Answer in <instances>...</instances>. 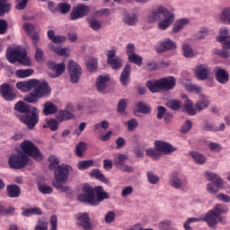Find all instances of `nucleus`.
I'll use <instances>...</instances> for the list:
<instances>
[{
  "label": "nucleus",
  "mask_w": 230,
  "mask_h": 230,
  "mask_svg": "<svg viewBox=\"0 0 230 230\" xmlns=\"http://www.w3.org/2000/svg\"><path fill=\"white\" fill-rule=\"evenodd\" d=\"M88 22L92 30H93L94 31H98V30L102 28V23H100L98 20L92 19V20H89Z\"/></svg>",
  "instance_id": "obj_61"
},
{
  "label": "nucleus",
  "mask_w": 230,
  "mask_h": 230,
  "mask_svg": "<svg viewBox=\"0 0 230 230\" xmlns=\"http://www.w3.org/2000/svg\"><path fill=\"white\" fill-rule=\"evenodd\" d=\"M146 175L150 184H157V182H159V176L155 175L153 172H148Z\"/></svg>",
  "instance_id": "obj_59"
},
{
  "label": "nucleus",
  "mask_w": 230,
  "mask_h": 230,
  "mask_svg": "<svg viewBox=\"0 0 230 230\" xmlns=\"http://www.w3.org/2000/svg\"><path fill=\"white\" fill-rule=\"evenodd\" d=\"M6 191L7 197H9V199H19V197H21V188L19 187V185H7Z\"/></svg>",
  "instance_id": "obj_22"
},
{
  "label": "nucleus",
  "mask_w": 230,
  "mask_h": 230,
  "mask_svg": "<svg viewBox=\"0 0 230 230\" xmlns=\"http://www.w3.org/2000/svg\"><path fill=\"white\" fill-rule=\"evenodd\" d=\"M194 73L198 80L204 81L208 80V76H209V73H211V70L206 65H199L196 66Z\"/></svg>",
  "instance_id": "obj_18"
},
{
  "label": "nucleus",
  "mask_w": 230,
  "mask_h": 230,
  "mask_svg": "<svg viewBox=\"0 0 230 230\" xmlns=\"http://www.w3.org/2000/svg\"><path fill=\"white\" fill-rule=\"evenodd\" d=\"M190 157H192V159H194L195 163H197V164H204V163H206L207 158L204 155L200 154V153H197L195 151L190 152Z\"/></svg>",
  "instance_id": "obj_37"
},
{
  "label": "nucleus",
  "mask_w": 230,
  "mask_h": 230,
  "mask_svg": "<svg viewBox=\"0 0 230 230\" xmlns=\"http://www.w3.org/2000/svg\"><path fill=\"white\" fill-rule=\"evenodd\" d=\"M214 211L218 215V217H222L225 213L229 212V208L223 204H217L213 208Z\"/></svg>",
  "instance_id": "obj_45"
},
{
  "label": "nucleus",
  "mask_w": 230,
  "mask_h": 230,
  "mask_svg": "<svg viewBox=\"0 0 230 230\" xmlns=\"http://www.w3.org/2000/svg\"><path fill=\"white\" fill-rule=\"evenodd\" d=\"M0 94L6 102H13L17 98V95L13 93V87L7 83L0 86Z\"/></svg>",
  "instance_id": "obj_15"
},
{
  "label": "nucleus",
  "mask_w": 230,
  "mask_h": 230,
  "mask_svg": "<svg viewBox=\"0 0 230 230\" xmlns=\"http://www.w3.org/2000/svg\"><path fill=\"white\" fill-rule=\"evenodd\" d=\"M49 161L50 163L49 165V169L50 170H57L58 164H60V160H58L55 155H50L49 157Z\"/></svg>",
  "instance_id": "obj_49"
},
{
  "label": "nucleus",
  "mask_w": 230,
  "mask_h": 230,
  "mask_svg": "<svg viewBox=\"0 0 230 230\" xmlns=\"http://www.w3.org/2000/svg\"><path fill=\"white\" fill-rule=\"evenodd\" d=\"M189 22L188 19L178 20L173 25L172 32L179 33V31H181V30H182V28H184Z\"/></svg>",
  "instance_id": "obj_35"
},
{
  "label": "nucleus",
  "mask_w": 230,
  "mask_h": 230,
  "mask_svg": "<svg viewBox=\"0 0 230 230\" xmlns=\"http://www.w3.org/2000/svg\"><path fill=\"white\" fill-rule=\"evenodd\" d=\"M47 35L49 40L54 44H62V42H66V36L55 35V31L53 30L48 31Z\"/></svg>",
  "instance_id": "obj_28"
},
{
  "label": "nucleus",
  "mask_w": 230,
  "mask_h": 230,
  "mask_svg": "<svg viewBox=\"0 0 230 230\" xmlns=\"http://www.w3.org/2000/svg\"><path fill=\"white\" fill-rule=\"evenodd\" d=\"M130 73H132V66L128 64H127L121 74H120V77H119V81L121 85H123V87H127V85H128V80L130 78Z\"/></svg>",
  "instance_id": "obj_20"
},
{
  "label": "nucleus",
  "mask_w": 230,
  "mask_h": 230,
  "mask_svg": "<svg viewBox=\"0 0 230 230\" xmlns=\"http://www.w3.org/2000/svg\"><path fill=\"white\" fill-rule=\"evenodd\" d=\"M75 218L77 227H81V229L84 230L94 229V226L93 225V222H91V217L87 212L78 213L75 215Z\"/></svg>",
  "instance_id": "obj_11"
},
{
  "label": "nucleus",
  "mask_w": 230,
  "mask_h": 230,
  "mask_svg": "<svg viewBox=\"0 0 230 230\" xmlns=\"http://www.w3.org/2000/svg\"><path fill=\"white\" fill-rule=\"evenodd\" d=\"M49 224H50L49 230L58 229V218L55 215L50 217Z\"/></svg>",
  "instance_id": "obj_60"
},
{
  "label": "nucleus",
  "mask_w": 230,
  "mask_h": 230,
  "mask_svg": "<svg viewBox=\"0 0 230 230\" xmlns=\"http://www.w3.org/2000/svg\"><path fill=\"white\" fill-rule=\"evenodd\" d=\"M49 224L47 221L39 220L34 230H48Z\"/></svg>",
  "instance_id": "obj_63"
},
{
  "label": "nucleus",
  "mask_w": 230,
  "mask_h": 230,
  "mask_svg": "<svg viewBox=\"0 0 230 230\" xmlns=\"http://www.w3.org/2000/svg\"><path fill=\"white\" fill-rule=\"evenodd\" d=\"M177 148L173 147L170 143L156 140L155 141V148H149L146 151V155L148 157H152V159L157 160L163 154L168 155V154H173Z\"/></svg>",
  "instance_id": "obj_2"
},
{
  "label": "nucleus",
  "mask_w": 230,
  "mask_h": 230,
  "mask_svg": "<svg viewBox=\"0 0 230 230\" xmlns=\"http://www.w3.org/2000/svg\"><path fill=\"white\" fill-rule=\"evenodd\" d=\"M124 22L128 24V26H134L136 22H137V15L136 13L134 14H126L124 16Z\"/></svg>",
  "instance_id": "obj_46"
},
{
  "label": "nucleus",
  "mask_w": 230,
  "mask_h": 230,
  "mask_svg": "<svg viewBox=\"0 0 230 230\" xmlns=\"http://www.w3.org/2000/svg\"><path fill=\"white\" fill-rule=\"evenodd\" d=\"M12 8V4L8 3V0H0V15L3 16L4 13H8Z\"/></svg>",
  "instance_id": "obj_40"
},
{
  "label": "nucleus",
  "mask_w": 230,
  "mask_h": 230,
  "mask_svg": "<svg viewBox=\"0 0 230 230\" xmlns=\"http://www.w3.org/2000/svg\"><path fill=\"white\" fill-rule=\"evenodd\" d=\"M146 87L151 93H159L161 91V80L147 81Z\"/></svg>",
  "instance_id": "obj_31"
},
{
  "label": "nucleus",
  "mask_w": 230,
  "mask_h": 230,
  "mask_svg": "<svg viewBox=\"0 0 230 230\" xmlns=\"http://www.w3.org/2000/svg\"><path fill=\"white\" fill-rule=\"evenodd\" d=\"M182 51L183 56L186 57V58H192V57H195L193 49H191V46H190L188 43L182 45Z\"/></svg>",
  "instance_id": "obj_43"
},
{
  "label": "nucleus",
  "mask_w": 230,
  "mask_h": 230,
  "mask_svg": "<svg viewBox=\"0 0 230 230\" xmlns=\"http://www.w3.org/2000/svg\"><path fill=\"white\" fill-rule=\"evenodd\" d=\"M47 127L52 131L55 132L57 130H58V121H57V119H49L47 122Z\"/></svg>",
  "instance_id": "obj_57"
},
{
  "label": "nucleus",
  "mask_w": 230,
  "mask_h": 230,
  "mask_svg": "<svg viewBox=\"0 0 230 230\" xmlns=\"http://www.w3.org/2000/svg\"><path fill=\"white\" fill-rule=\"evenodd\" d=\"M33 74V69L28 68L25 70L20 69L16 71V76L18 78H28V76H31Z\"/></svg>",
  "instance_id": "obj_47"
},
{
  "label": "nucleus",
  "mask_w": 230,
  "mask_h": 230,
  "mask_svg": "<svg viewBox=\"0 0 230 230\" xmlns=\"http://www.w3.org/2000/svg\"><path fill=\"white\" fill-rule=\"evenodd\" d=\"M177 45L172 40L167 39L164 42L161 43L160 47H156L157 53H163L164 51H168L170 49H175Z\"/></svg>",
  "instance_id": "obj_24"
},
{
  "label": "nucleus",
  "mask_w": 230,
  "mask_h": 230,
  "mask_svg": "<svg viewBox=\"0 0 230 230\" xmlns=\"http://www.w3.org/2000/svg\"><path fill=\"white\" fill-rule=\"evenodd\" d=\"M68 74L71 84H78L80 78H82V67L76 62L70 60L68 63Z\"/></svg>",
  "instance_id": "obj_12"
},
{
  "label": "nucleus",
  "mask_w": 230,
  "mask_h": 230,
  "mask_svg": "<svg viewBox=\"0 0 230 230\" xmlns=\"http://www.w3.org/2000/svg\"><path fill=\"white\" fill-rule=\"evenodd\" d=\"M39 191H40V193H43V195H49L53 193V188L46 184H41L39 186Z\"/></svg>",
  "instance_id": "obj_56"
},
{
  "label": "nucleus",
  "mask_w": 230,
  "mask_h": 230,
  "mask_svg": "<svg viewBox=\"0 0 230 230\" xmlns=\"http://www.w3.org/2000/svg\"><path fill=\"white\" fill-rule=\"evenodd\" d=\"M93 164H94V162H93V160H84L77 164V168L78 170H87V168H91Z\"/></svg>",
  "instance_id": "obj_50"
},
{
  "label": "nucleus",
  "mask_w": 230,
  "mask_h": 230,
  "mask_svg": "<svg viewBox=\"0 0 230 230\" xmlns=\"http://www.w3.org/2000/svg\"><path fill=\"white\" fill-rule=\"evenodd\" d=\"M54 177L58 182H66L67 179H69V173L72 172L73 167L67 164L58 165L56 169H54Z\"/></svg>",
  "instance_id": "obj_10"
},
{
  "label": "nucleus",
  "mask_w": 230,
  "mask_h": 230,
  "mask_svg": "<svg viewBox=\"0 0 230 230\" xmlns=\"http://www.w3.org/2000/svg\"><path fill=\"white\" fill-rule=\"evenodd\" d=\"M136 107L137 109V112H141V114H150V112H152V108L145 104L143 102H137Z\"/></svg>",
  "instance_id": "obj_34"
},
{
  "label": "nucleus",
  "mask_w": 230,
  "mask_h": 230,
  "mask_svg": "<svg viewBox=\"0 0 230 230\" xmlns=\"http://www.w3.org/2000/svg\"><path fill=\"white\" fill-rule=\"evenodd\" d=\"M50 93L51 88L49 87V84H48V82H40L38 83V87L24 98V102H27V103H35L36 102H39L40 98L49 96Z\"/></svg>",
  "instance_id": "obj_3"
},
{
  "label": "nucleus",
  "mask_w": 230,
  "mask_h": 230,
  "mask_svg": "<svg viewBox=\"0 0 230 230\" xmlns=\"http://www.w3.org/2000/svg\"><path fill=\"white\" fill-rule=\"evenodd\" d=\"M161 91H172L177 85V80L175 77L169 75L160 78Z\"/></svg>",
  "instance_id": "obj_16"
},
{
  "label": "nucleus",
  "mask_w": 230,
  "mask_h": 230,
  "mask_svg": "<svg viewBox=\"0 0 230 230\" xmlns=\"http://www.w3.org/2000/svg\"><path fill=\"white\" fill-rule=\"evenodd\" d=\"M49 49L51 51H53L54 53H56L59 57H66V55L67 53V49H62V48H59V47H55V45H53V43H50L49 45Z\"/></svg>",
  "instance_id": "obj_41"
},
{
  "label": "nucleus",
  "mask_w": 230,
  "mask_h": 230,
  "mask_svg": "<svg viewBox=\"0 0 230 230\" xmlns=\"http://www.w3.org/2000/svg\"><path fill=\"white\" fill-rule=\"evenodd\" d=\"M48 66L53 71L55 74L52 75L53 78H58L63 73L66 71V64H57L53 61H49L48 63Z\"/></svg>",
  "instance_id": "obj_19"
},
{
  "label": "nucleus",
  "mask_w": 230,
  "mask_h": 230,
  "mask_svg": "<svg viewBox=\"0 0 230 230\" xmlns=\"http://www.w3.org/2000/svg\"><path fill=\"white\" fill-rule=\"evenodd\" d=\"M170 11L166 9V7L164 6H158V8L155 11H153L149 15H148V22H155V21H159L161 19V15L163 17H167L168 13Z\"/></svg>",
  "instance_id": "obj_17"
},
{
  "label": "nucleus",
  "mask_w": 230,
  "mask_h": 230,
  "mask_svg": "<svg viewBox=\"0 0 230 230\" xmlns=\"http://www.w3.org/2000/svg\"><path fill=\"white\" fill-rule=\"evenodd\" d=\"M193 222H200L199 217H190L187 219V221L184 223L183 227L185 230H191V226L190 225Z\"/></svg>",
  "instance_id": "obj_62"
},
{
  "label": "nucleus",
  "mask_w": 230,
  "mask_h": 230,
  "mask_svg": "<svg viewBox=\"0 0 230 230\" xmlns=\"http://www.w3.org/2000/svg\"><path fill=\"white\" fill-rule=\"evenodd\" d=\"M6 58L10 64H15L19 62L22 66H31V61L26 54V50H21L19 49H12L6 51Z\"/></svg>",
  "instance_id": "obj_4"
},
{
  "label": "nucleus",
  "mask_w": 230,
  "mask_h": 230,
  "mask_svg": "<svg viewBox=\"0 0 230 230\" xmlns=\"http://www.w3.org/2000/svg\"><path fill=\"white\" fill-rule=\"evenodd\" d=\"M88 13L89 5L81 4L72 10V12L70 13V19L71 21H76L78 19H82V17H85Z\"/></svg>",
  "instance_id": "obj_13"
},
{
  "label": "nucleus",
  "mask_w": 230,
  "mask_h": 230,
  "mask_svg": "<svg viewBox=\"0 0 230 230\" xmlns=\"http://www.w3.org/2000/svg\"><path fill=\"white\" fill-rule=\"evenodd\" d=\"M183 111L189 114V116H195L197 111L193 108V102L190 99H187L183 104Z\"/></svg>",
  "instance_id": "obj_32"
},
{
  "label": "nucleus",
  "mask_w": 230,
  "mask_h": 230,
  "mask_svg": "<svg viewBox=\"0 0 230 230\" xmlns=\"http://www.w3.org/2000/svg\"><path fill=\"white\" fill-rule=\"evenodd\" d=\"M216 80H217L219 84H227V82H229V74L226 69L219 68L216 73Z\"/></svg>",
  "instance_id": "obj_27"
},
{
  "label": "nucleus",
  "mask_w": 230,
  "mask_h": 230,
  "mask_svg": "<svg viewBox=\"0 0 230 230\" xmlns=\"http://www.w3.org/2000/svg\"><path fill=\"white\" fill-rule=\"evenodd\" d=\"M175 16L173 13H169L167 16H164V20H161L158 22L159 30H166V28L172 26V22H173Z\"/></svg>",
  "instance_id": "obj_23"
},
{
  "label": "nucleus",
  "mask_w": 230,
  "mask_h": 230,
  "mask_svg": "<svg viewBox=\"0 0 230 230\" xmlns=\"http://www.w3.org/2000/svg\"><path fill=\"white\" fill-rule=\"evenodd\" d=\"M208 148L211 152H220V150H222V146L218 143L209 142Z\"/></svg>",
  "instance_id": "obj_64"
},
{
  "label": "nucleus",
  "mask_w": 230,
  "mask_h": 230,
  "mask_svg": "<svg viewBox=\"0 0 230 230\" xmlns=\"http://www.w3.org/2000/svg\"><path fill=\"white\" fill-rule=\"evenodd\" d=\"M91 176L97 179V181H101V182H104V184H109V179L105 178V175H103L98 169L93 170L91 172Z\"/></svg>",
  "instance_id": "obj_36"
},
{
  "label": "nucleus",
  "mask_w": 230,
  "mask_h": 230,
  "mask_svg": "<svg viewBox=\"0 0 230 230\" xmlns=\"http://www.w3.org/2000/svg\"><path fill=\"white\" fill-rule=\"evenodd\" d=\"M202 220L206 222L208 227H215L218 222L219 224H222V226H226V224H227L226 217H219L213 208L210 209L203 218H200V221Z\"/></svg>",
  "instance_id": "obj_8"
},
{
  "label": "nucleus",
  "mask_w": 230,
  "mask_h": 230,
  "mask_svg": "<svg viewBox=\"0 0 230 230\" xmlns=\"http://www.w3.org/2000/svg\"><path fill=\"white\" fill-rule=\"evenodd\" d=\"M219 33L220 36L217 37L218 42H224V40H226V39H230L229 30H227V28L221 29Z\"/></svg>",
  "instance_id": "obj_54"
},
{
  "label": "nucleus",
  "mask_w": 230,
  "mask_h": 230,
  "mask_svg": "<svg viewBox=\"0 0 230 230\" xmlns=\"http://www.w3.org/2000/svg\"><path fill=\"white\" fill-rule=\"evenodd\" d=\"M43 107L44 116H51V114H57L58 112V108L51 102H45Z\"/></svg>",
  "instance_id": "obj_26"
},
{
  "label": "nucleus",
  "mask_w": 230,
  "mask_h": 230,
  "mask_svg": "<svg viewBox=\"0 0 230 230\" xmlns=\"http://www.w3.org/2000/svg\"><path fill=\"white\" fill-rule=\"evenodd\" d=\"M58 119H59L60 121H64V120H67V119H74L75 115L67 110H63V111H59Z\"/></svg>",
  "instance_id": "obj_38"
},
{
  "label": "nucleus",
  "mask_w": 230,
  "mask_h": 230,
  "mask_svg": "<svg viewBox=\"0 0 230 230\" xmlns=\"http://www.w3.org/2000/svg\"><path fill=\"white\" fill-rule=\"evenodd\" d=\"M166 107L171 111H179L182 107V102L180 100L172 99L166 102Z\"/></svg>",
  "instance_id": "obj_33"
},
{
  "label": "nucleus",
  "mask_w": 230,
  "mask_h": 230,
  "mask_svg": "<svg viewBox=\"0 0 230 230\" xmlns=\"http://www.w3.org/2000/svg\"><path fill=\"white\" fill-rule=\"evenodd\" d=\"M20 148L23 152L24 155H29V157H31L34 159V161H42V153H40V150H39V147H37L33 142L30 140H24L21 144Z\"/></svg>",
  "instance_id": "obj_5"
},
{
  "label": "nucleus",
  "mask_w": 230,
  "mask_h": 230,
  "mask_svg": "<svg viewBox=\"0 0 230 230\" xmlns=\"http://www.w3.org/2000/svg\"><path fill=\"white\" fill-rule=\"evenodd\" d=\"M209 106V101H208V99H202L201 101L198 102L195 105V108L200 111H204V109H208V107Z\"/></svg>",
  "instance_id": "obj_53"
},
{
  "label": "nucleus",
  "mask_w": 230,
  "mask_h": 230,
  "mask_svg": "<svg viewBox=\"0 0 230 230\" xmlns=\"http://www.w3.org/2000/svg\"><path fill=\"white\" fill-rule=\"evenodd\" d=\"M35 60L40 64L44 60V51H42L39 47H35Z\"/></svg>",
  "instance_id": "obj_55"
},
{
  "label": "nucleus",
  "mask_w": 230,
  "mask_h": 230,
  "mask_svg": "<svg viewBox=\"0 0 230 230\" xmlns=\"http://www.w3.org/2000/svg\"><path fill=\"white\" fill-rule=\"evenodd\" d=\"M107 64L111 69H121L123 66V61L116 56L115 49L108 51Z\"/></svg>",
  "instance_id": "obj_14"
},
{
  "label": "nucleus",
  "mask_w": 230,
  "mask_h": 230,
  "mask_svg": "<svg viewBox=\"0 0 230 230\" xmlns=\"http://www.w3.org/2000/svg\"><path fill=\"white\" fill-rule=\"evenodd\" d=\"M205 175L208 179V181H210V182H215L213 183H208L207 186V190L209 193H218V190L222 188V184L224 181L215 172H205Z\"/></svg>",
  "instance_id": "obj_9"
},
{
  "label": "nucleus",
  "mask_w": 230,
  "mask_h": 230,
  "mask_svg": "<svg viewBox=\"0 0 230 230\" xmlns=\"http://www.w3.org/2000/svg\"><path fill=\"white\" fill-rule=\"evenodd\" d=\"M186 184H188V181L181 180V178H179V173L174 172L172 174L170 180V185L172 186V188L181 190V188H182V186H186Z\"/></svg>",
  "instance_id": "obj_21"
},
{
  "label": "nucleus",
  "mask_w": 230,
  "mask_h": 230,
  "mask_svg": "<svg viewBox=\"0 0 230 230\" xmlns=\"http://www.w3.org/2000/svg\"><path fill=\"white\" fill-rule=\"evenodd\" d=\"M221 43L224 50L219 52L220 57H222L223 58H229L230 53L226 49H230V40H225Z\"/></svg>",
  "instance_id": "obj_39"
},
{
  "label": "nucleus",
  "mask_w": 230,
  "mask_h": 230,
  "mask_svg": "<svg viewBox=\"0 0 230 230\" xmlns=\"http://www.w3.org/2000/svg\"><path fill=\"white\" fill-rule=\"evenodd\" d=\"M127 125L128 132H134V130L137 128V119H131L130 120H128Z\"/></svg>",
  "instance_id": "obj_58"
},
{
  "label": "nucleus",
  "mask_w": 230,
  "mask_h": 230,
  "mask_svg": "<svg viewBox=\"0 0 230 230\" xmlns=\"http://www.w3.org/2000/svg\"><path fill=\"white\" fill-rule=\"evenodd\" d=\"M71 11V4L67 3H59L58 4V12H60V13H69Z\"/></svg>",
  "instance_id": "obj_51"
},
{
  "label": "nucleus",
  "mask_w": 230,
  "mask_h": 230,
  "mask_svg": "<svg viewBox=\"0 0 230 230\" xmlns=\"http://www.w3.org/2000/svg\"><path fill=\"white\" fill-rule=\"evenodd\" d=\"M16 118H18L22 123L26 125L29 130L35 128V126L39 123V112H37L36 107H32L30 112L25 115L21 113L16 114Z\"/></svg>",
  "instance_id": "obj_6"
},
{
  "label": "nucleus",
  "mask_w": 230,
  "mask_h": 230,
  "mask_svg": "<svg viewBox=\"0 0 230 230\" xmlns=\"http://www.w3.org/2000/svg\"><path fill=\"white\" fill-rule=\"evenodd\" d=\"M85 150H87V144L85 142L78 143L75 146V154L77 157H83Z\"/></svg>",
  "instance_id": "obj_44"
},
{
  "label": "nucleus",
  "mask_w": 230,
  "mask_h": 230,
  "mask_svg": "<svg viewBox=\"0 0 230 230\" xmlns=\"http://www.w3.org/2000/svg\"><path fill=\"white\" fill-rule=\"evenodd\" d=\"M14 109L16 110L15 112V116L17 117V114H22V116H24L25 114H28L31 111V108L30 107L29 104L24 103V102H18L15 106Z\"/></svg>",
  "instance_id": "obj_25"
},
{
  "label": "nucleus",
  "mask_w": 230,
  "mask_h": 230,
  "mask_svg": "<svg viewBox=\"0 0 230 230\" xmlns=\"http://www.w3.org/2000/svg\"><path fill=\"white\" fill-rule=\"evenodd\" d=\"M111 78L109 76L99 75L96 81V86L99 93H103L105 89H107V82H109Z\"/></svg>",
  "instance_id": "obj_29"
},
{
  "label": "nucleus",
  "mask_w": 230,
  "mask_h": 230,
  "mask_svg": "<svg viewBox=\"0 0 230 230\" xmlns=\"http://www.w3.org/2000/svg\"><path fill=\"white\" fill-rule=\"evenodd\" d=\"M29 163L30 157L24 154L12 155L8 160V164L13 170H22Z\"/></svg>",
  "instance_id": "obj_7"
},
{
  "label": "nucleus",
  "mask_w": 230,
  "mask_h": 230,
  "mask_svg": "<svg viewBox=\"0 0 230 230\" xmlns=\"http://www.w3.org/2000/svg\"><path fill=\"white\" fill-rule=\"evenodd\" d=\"M96 67H98V59L92 58L88 62H86L87 71H96Z\"/></svg>",
  "instance_id": "obj_48"
},
{
  "label": "nucleus",
  "mask_w": 230,
  "mask_h": 230,
  "mask_svg": "<svg viewBox=\"0 0 230 230\" xmlns=\"http://www.w3.org/2000/svg\"><path fill=\"white\" fill-rule=\"evenodd\" d=\"M61 181H53L52 182V186H54V188H56V190H58V191H61L62 193H66L67 196L69 195H73V190H71V187L67 186V185H62V183H60Z\"/></svg>",
  "instance_id": "obj_30"
},
{
  "label": "nucleus",
  "mask_w": 230,
  "mask_h": 230,
  "mask_svg": "<svg viewBox=\"0 0 230 230\" xmlns=\"http://www.w3.org/2000/svg\"><path fill=\"white\" fill-rule=\"evenodd\" d=\"M111 195L103 190L102 186H95L93 188L89 184H84L83 187V193L77 196V200L83 204H89V206H100L103 200H109Z\"/></svg>",
  "instance_id": "obj_1"
},
{
  "label": "nucleus",
  "mask_w": 230,
  "mask_h": 230,
  "mask_svg": "<svg viewBox=\"0 0 230 230\" xmlns=\"http://www.w3.org/2000/svg\"><path fill=\"white\" fill-rule=\"evenodd\" d=\"M22 215L23 217H31V215H42V209L40 208H26Z\"/></svg>",
  "instance_id": "obj_42"
},
{
  "label": "nucleus",
  "mask_w": 230,
  "mask_h": 230,
  "mask_svg": "<svg viewBox=\"0 0 230 230\" xmlns=\"http://www.w3.org/2000/svg\"><path fill=\"white\" fill-rule=\"evenodd\" d=\"M128 61L131 62V64H136L137 66H142L143 65V58L137 54H133L129 58H128Z\"/></svg>",
  "instance_id": "obj_52"
}]
</instances>
